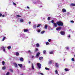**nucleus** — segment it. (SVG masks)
Returning a JSON list of instances; mask_svg holds the SVG:
<instances>
[{
  "label": "nucleus",
  "instance_id": "17",
  "mask_svg": "<svg viewBox=\"0 0 75 75\" xmlns=\"http://www.w3.org/2000/svg\"><path fill=\"white\" fill-rule=\"evenodd\" d=\"M41 24H38V25L37 26V28H38V27H40L41 26Z\"/></svg>",
  "mask_w": 75,
  "mask_h": 75
},
{
  "label": "nucleus",
  "instance_id": "47",
  "mask_svg": "<svg viewBox=\"0 0 75 75\" xmlns=\"http://www.w3.org/2000/svg\"><path fill=\"white\" fill-rule=\"evenodd\" d=\"M40 74L41 75H44V74H43L42 73H40Z\"/></svg>",
  "mask_w": 75,
  "mask_h": 75
},
{
  "label": "nucleus",
  "instance_id": "26",
  "mask_svg": "<svg viewBox=\"0 0 75 75\" xmlns=\"http://www.w3.org/2000/svg\"><path fill=\"white\" fill-rule=\"evenodd\" d=\"M52 64V60L49 62L48 64Z\"/></svg>",
  "mask_w": 75,
  "mask_h": 75
},
{
  "label": "nucleus",
  "instance_id": "4",
  "mask_svg": "<svg viewBox=\"0 0 75 75\" xmlns=\"http://www.w3.org/2000/svg\"><path fill=\"white\" fill-rule=\"evenodd\" d=\"M60 34L61 35H65V32L64 31H62L60 32Z\"/></svg>",
  "mask_w": 75,
  "mask_h": 75
},
{
  "label": "nucleus",
  "instance_id": "32",
  "mask_svg": "<svg viewBox=\"0 0 75 75\" xmlns=\"http://www.w3.org/2000/svg\"><path fill=\"white\" fill-rule=\"evenodd\" d=\"M50 19H51V17H48L47 18V20H50Z\"/></svg>",
  "mask_w": 75,
  "mask_h": 75
},
{
  "label": "nucleus",
  "instance_id": "28",
  "mask_svg": "<svg viewBox=\"0 0 75 75\" xmlns=\"http://www.w3.org/2000/svg\"><path fill=\"white\" fill-rule=\"evenodd\" d=\"M47 27H48V26H47V25H45V29H47Z\"/></svg>",
  "mask_w": 75,
  "mask_h": 75
},
{
  "label": "nucleus",
  "instance_id": "20",
  "mask_svg": "<svg viewBox=\"0 0 75 75\" xmlns=\"http://www.w3.org/2000/svg\"><path fill=\"white\" fill-rule=\"evenodd\" d=\"M6 37H4L3 38L2 40V41H4V40H5V39H6Z\"/></svg>",
  "mask_w": 75,
  "mask_h": 75
},
{
  "label": "nucleus",
  "instance_id": "13",
  "mask_svg": "<svg viewBox=\"0 0 75 75\" xmlns=\"http://www.w3.org/2000/svg\"><path fill=\"white\" fill-rule=\"evenodd\" d=\"M62 12H66V9L63 8L62 9Z\"/></svg>",
  "mask_w": 75,
  "mask_h": 75
},
{
  "label": "nucleus",
  "instance_id": "53",
  "mask_svg": "<svg viewBox=\"0 0 75 75\" xmlns=\"http://www.w3.org/2000/svg\"><path fill=\"white\" fill-rule=\"evenodd\" d=\"M28 52H31V51H30V50H29L28 51Z\"/></svg>",
  "mask_w": 75,
  "mask_h": 75
},
{
  "label": "nucleus",
  "instance_id": "57",
  "mask_svg": "<svg viewBox=\"0 0 75 75\" xmlns=\"http://www.w3.org/2000/svg\"><path fill=\"white\" fill-rule=\"evenodd\" d=\"M22 75H23V74H22Z\"/></svg>",
  "mask_w": 75,
  "mask_h": 75
},
{
  "label": "nucleus",
  "instance_id": "21",
  "mask_svg": "<svg viewBox=\"0 0 75 75\" xmlns=\"http://www.w3.org/2000/svg\"><path fill=\"white\" fill-rule=\"evenodd\" d=\"M39 59L40 60H41L42 59H43V57H39Z\"/></svg>",
  "mask_w": 75,
  "mask_h": 75
},
{
  "label": "nucleus",
  "instance_id": "44",
  "mask_svg": "<svg viewBox=\"0 0 75 75\" xmlns=\"http://www.w3.org/2000/svg\"><path fill=\"white\" fill-rule=\"evenodd\" d=\"M54 20H52L51 21V22L52 23H54Z\"/></svg>",
  "mask_w": 75,
  "mask_h": 75
},
{
  "label": "nucleus",
  "instance_id": "37",
  "mask_svg": "<svg viewBox=\"0 0 75 75\" xmlns=\"http://www.w3.org/2000/svg\"><path fill=\"white\" fill-rule=\"evenodd\" d=\"M49 43L48 42H47L46 43V45H49Z\"/></svg>",
  "mask_w": 75,
  "mask_h": 75
},
{
  "label": "nucleus",
  "instance_id": "33",
  "mask_svg": "<svg viewBox=\"0 0 75 75\" xmlns=\"http://www.w3.org/2000/svg\"><path fill=\"white\" fill-rule=\"evenodd\" d=\"M64 70L66 71H69V70L68 69H65Z\"/></svg>",
  "mask_w": 75,
  "mask_h": 75
},
{
  "label": "nucleus",
  "instance_id": "56",
  "mask_svg": "<svg viewBox=\"0 0 75 75\" xmlns=\"http://www.w3.org/2000/svg\"><path fill=\"white\" fill-rule=\"evenodd\" d=\"M74 57H75V55H74Z\"/></svg>",
  "mask_w": 75,
  "mask_h": 75
},
{
  "label": "nucleus",
  "instance_id": "48",
  "mask_svg": "<svg viewBox=\"0 0 75 75\" xmlns=\"http://www.w3.org/2000/svg\"><path fill=\"white\" fill-rule=\"evenodd\" d=\"M66 50H69V47H66Z\"/></svg>",
  "mask_w": 75,
  "mask_h": 75
},
{
  "label": "nucleus",
  "instance_id": "25",
  "mask_svg": "<svg viewBox=\"0 0 75 75\" xmlns=\"http://www.w3.org/2000/svg\"><path fill=\"white\" fill-rule=\"evenodd\" d=\"M6 69V66L3 67H2V69L4 70Z\"/></svg>",
  "mask_w": 75,
  "mask_h": 75
},
{
  "label": "nucleus",
  "instance_id": "39",
  "mask_svg": "<svg viewBox=\"0 0 75 75\" xmlns=\"http://www.w3.org/2000/svg\"><path fill=\"white\" fill-rule=\"evenodd\" d=\"M70 22H71V23H74V21H70Z\"/></svg>",
  "mask_w": 75,
  "mask_h": 75
},
{
  "label": "nucleus",
  "instance_id": "1",
  "mask_svg": "<svg viewBox=\"0 0 75 75\" xmlns=\"http://www.w3.org/2000/svg\"><path fill=\"white\" fill-rule=\"evenodd\" d=\"M57 24L59 25V26H62L64 25L63 23L61 21H58L57 22Z\"/></svg>",
  "mask_w": 75,
  "mask_h": 75
},
{
  "label": "nucleus",
  "instance_id": "38",
  "mask_svg": "<svg viewBox=\"0 0 75 75\" xmlns=\"http://www.w3.org/2000/svg\"><path fill=\"white\" fill-rule=\"evenodd\" d=\"M43 52L44 54H45V53H46V51L44 50L43 51Z\"/></svg>",
  "mask_w": 75,
  "mask_h": 75
},
{
  "label": "nucleus",
  "instance_id": "29",
  "mask_svg": "<svg viewBox=\"0 0 75 75\" xmlns=\"http://www.w3.org/2000/svg\"><path fill=\"white\" fill-rule=\"evenodd\" d=\"M20 22H21L22 23H23V21H24L23 20V19H21L20 20Z\"/></svg>",
  "mask_w": 75,
  "mask_h": 75
},
{
  "label": "nucleus",
  "instance_id": "24",
  "mask_svg": "<svg viewBox=\"0 0 75 75\" xmlns=\"http://www.w3.org/2000/svg\"><path fill=\"white\" fill-rule=\"evenodd\" d=\"M10 71L11 72H13V69H9Z\"/></svg>",
  "mask_w": 75,
  "mask_h": 75
},
{
  "label": "nucleus",
  "instance_id": "11",
  "mask_svg": "<svg viewBox=\"0 0 75 75\" xmlns=\"http://www.w3.org/2000/svg\"><path fill=\"white\" fill-rule=\"evenodd\" d=\"M31 64L32 65V69L33 70H34V65H33V64L32 63Z\"/></svg>",
  "mask_w": 75,
  "mask_h": 75
},
{
  "label": "nucleus",
  "instance_id": "22",
  "mask_svg": "<svg viewBox=\"0 0 75 75\" xmlns=\"http://www.w3.org/2000/svg\"><path fill=\"white\" fill-rule=\"evenodd\" d=\"M2 63L3 65H4V64H5V62L4 61H3Z\"/></svg>",
  "mask_w": 75,
  "mask_h": 75
},
{
  "label": "nucleus",
  "instance_id": "41",
  "mask_svg": "<svg viewBox=\"0 0 75 75\" xmlns=\"http://www.w3.org/2000/svg\"><path fill=\"white\" fill-rule=\"evenodd\" d=\"M40 31H41V30H39L38 31V33H40Z\"/></svg>",
  "mask_w": 75,
  "mask_h": 75
},
{
  "label": "nucleus",
  "instance_id": "31",
  "mask_svg": "<svg viewBox=\"0 0 75 75\" xmlns=\"http://www.w3.org/2000/svg\"><path fill=\"white\" fill-rule=\"evenodd\" d=\"M16 17H21V16L20 15H16Z\"/></svg>",
  "mask_w": 75,
  "mask_h": 75
},
{
  "label": "nucleus",
  "instance_id": "6",
  "mask_svg": "<svg viewBox=\"0 0 75 75\" xmlns=\"http://www.w3.org/2000/svg\"><path fill=\"white\" fill-rule=\"evenodd\" d=\"M62 28V27H59V28H56V30L57 31H58V30H61V28Z\"/></svg>",
  "mask_w": 75,
  "mask_h": 75
},
{
  "label": "nucleus",
  "instance_id": "15",
  "mask_svg": "<svg viewBox=\"0 0 75 75\" xmlns=\"http://www.w3.org/2000/svg\"><path fill=\"white\" fill-rule=\"evenodd\" d=\"M70 6H75V4L72 3L70 5Z\"/></svg>",
  "mask_w": 75,
  "mask_h": 75
},
{
  "label": "nucleus",
  "instance_id": "55",
  "mask_svg": "<svg viewBox=\"0 0 75 75\" xmlns=\"http://www.w3.org/2000/svg\"><path fill=\"white\" fill-rule=\"evenodd\" d=\"M30 61H29L28 63H30Z\"/></svg>",
  "mask_w": 75,
  "mask_h": 75
},
{
  "label": "nucleus",
  "instance_id": "10",
  "mask_svg": "<svg viewBox=\"0 0 75 75\" xmlns=\"http://www.w3.org/2000/svg\"><path fill=\"white\" fill-rule=\"evenodd\" d=\"M19 55H20V53H19V52H16V56H19Z\"/></svg>",
  "mask_w": 75,
  "mask_h": 75
},
{
  "label": "nucleus",
  "instance_id": "12",
  "mask_svg": "<svg viewBox=\"0 0 75 75\" xmlns=\"http://www.w3.org/2000/svg\"><path fill=\"white\" fill-rule=\"evenodd\" d=\"M14 65L15 66L16 68H17V67L18 66V65H17V64H16V63H14Z\"/></svg>",
  "mask_w": 75,
  "mask_h": 75
},
{
  "label": "nucleus",
  "instance_id": "30",
  "mask_svg": "<svg viewBox=\"0 0 75 75\" xmlns=\"http://www.w3.org/2000/svg\"><path fill=\"white\" fill-rule=\"evenodd\" d=\"M33 27V28H36V25H34Z\"/></svg>",
  "mask_w": 75,
  "mask_h": 75
},
{
  "label": "nucleus",
  "instance_id": "58",
  "mask_svg": "<svg viewBox=\"0 0 75 75\" xmlns=\"http://www.w3.org/2000/svg\"><path fill=\"white\" fill-rule=\"evenodd\" d=\"M57 75H59V74H58Z\"/></svg>",
  "mask_w": 75,
  "mask_h": 75
},
{
  "label": "nucleus",
  "instance_id": "14",
  "mask_svg": "<svg viewBox=\"0 0 75 75\" xmlns=\"http://www.w3.org/2000/svg\"><path fill=\"white\" fill-rule=\"evenodd\" d=\"M38 51V49L37 48H36L35 50V52H37Z\"/></svg>",
  "mask_w": 75,
  "mask_h": 75
},
{
  "label": "nucleus",
  "instance_id": "35",
  "mask_svg": "<svg viewBox=\"0 0 75 75\" xmlns=\"http://www.w3.org/2000/svg\"><path fill=\"white\" fill-rule=\"evenodd\" d=\"M55 72L56 74H58V71H57V70H56Z\"/></svg>",
  "mask_w": 75,
  "mask_h": 75
},
{
  "label": "nucleus",
  "instance_id": "54",
  "mask_svg": "<svg viewBox=\"0 0 75 75\" xmlns=\"http://www.w3.org/2000/svg\"><path fill=\"white\" fill-rule=\"evenodd\" d=\"M5 16H4V15H2V17H5Z\"/></svg>",
  "mask_w": 75,
  "mask_h": 75
},
{
  "label": "nucleus",
  "instance_id": "42",
  "mask_svg": "<svg viewBox=\"0 0 75 75\" xmlns=\"http://www.w3.org/2000/svg\"><path fill=\"white\" fill-rule=\"evenodd\" d=\"M3 51H4V52H6V49H5V48H4L3 50Z\"/></svg>",
  "mask_w": 75,
  "mask_h": 75
},
{
  "label": "nucleus",
  "instance_id": "34",
  "mask_svg": "<svg viewBox=\"0 0 75 75\" xmlns=\"http://www.w3.org/2000/svg\"><path fill=\"white\" fill-rule=\"evenodd\" d=\"M44 33H45V31H42L41 32V34H44Z\"/></svg>",
  "mask_w": 75,
  "mask_h": 75
},
{
  "label": "nucleus",
  "instance_id": "27",
  "mask_svg": "<svg viewBox=\"0 0 75 75\" xmlns=\"http://www.w3.org/2000/svg\"><path fill=\"white\" fill-rule=\"evenodd\" d=\"M10 75V72H7L6 74V75Z\"/></svg>",
  "mask_w": 75,
  "mask_h": 75
},
{
  "label": "nucleus",
  "instance_id": "43",
  "mask_svg": "<svg viewBox=\"0 0 75 75\" xmlns=\"http://www.w3.org/2000/svg\"><path fill=\"white\" fill-rule=\"evenodd\" d=\"M13 5H15V6H16V4L14 2H13Z\"/></svg>",
  "mask_w": 75,
  "mask_h": 75
},
{
  "label": "nucleus",
  "instance_id": "16",
  "mask_svg": "<svg viewBox=\"0 0 75 75\" xmlns=\"http://www.w3.org/2000/svg\"><path fill=\"white\" fill-rule=\"evenodd\" d=\"M18 65L20 67H23V64H18Z\"/></svg>",
  "mask_w": 75,
  "mask_h": 75
},
{
  "label": "nucleus",
  "instance_id": "40",
  "mask_svg": "<svg viewBox=\"0 0 75 75\" xmlns=\"http://www.w3.org/2000/svg\"><path fill=\"white\" fill-rule=\"evenodd\" d=\"M71 60L72 61H74V58H72V59H71Z\"/></svg>",
  "mask_w": 75,
  "mask_h": 75
},
{
  "label": "nucleus",
  "instance_id": "46",
  "mask_svg": "<svg viewBox=\"0 0 75 75\" xmlns=\"http://www.w3.org/2000/svg\"><path fill=\"white\" fill-rule=\"evenodd\" d=\"M31 22H29L28 23V24H31Z\"/></svg>",
  "mask_w": 75,
  "mask_h": 75
},
{
  "label": "nucleus",
  "instance_id": "2",
  "mask_svg": "<svg viewBox=\"0 0 75 75\" xmlns=\"http://www.w3.org/2000/svg\"><path fill=\"white\" fill-rule=\"evenodd\" d=\"M37 65L39 69H40L41 68V64L40 63H38L37 64Z\"/></svg>",
  "mask_w": 75,
  "mask_h": 75
},
{
  "label": "nucleus",
  "instance_id": "19",
  "mask_svg": "<svg viewBox=\"0 0 75 75\" xmlns=\"http://www.w3.org/2000/svg\"><path fill=\"white\" fill-rule=\"evenodd\" d=\"M24 32H27V31H28V29H24Z\"/></svg>",
  "mask_w": 75,
  "mask_h": 75
},
{
  "label": "nucleus",
  "instance_id": "23",
  "mask_svg": "<svg viewBox=\"0 0 75 75\" xmlns=\"http://www.w3.org/2000/svg\"><path fill=\"white\" fill-rule=\"evenodd\" d=\"M8 50H9L10 49H11V46H9L8 47Z\"/></svg>",
  "mask_w": 75,
  "mask_h": 75
},
{
  "label": "nucleus",
  "instance_id": "45",
  "mask_svg": "<svg viewBox=\"0 0 75 75\" xmlns=\"http://www.w3.org/2000/svg\"><path fill=\"white\" fill-rule=\"evenodd\" d=\"M51 41V39H49L48 40V41H49V42H50Z\"/></svg>",
  "mask_w": 75,
  "mask_h": 75
},
{
  "label": "nucleus",
  "instance_id": "50",
  "mask_svg": "<svg viewBox=\"0 0 75 75\" xmlns=\"http://www.w3.org/2000/svg\"><path fill=\"white\" fill-rule=\"evenodd\" d=\"M27 8H28V9H30V7L28 6H27Z\"/></svg>",
  "mask_w": 75,
  "mask_h": 75
},
{
  "label": "nucleus",
  "instance_id": "5",
  "mask_svg": "<svg viewBox=\"0 0 75 75\" xmlns=\"http://www.w3.org/2000/svg\"><path fill=\"white\" fill-rule=\"evenodd\" d=\"M55 66L56 68H58V67H59V64H58V63H56L55 64Z\"/></svg>",
  "mask_w": 75,
  "mask_h": 75
},
{
  "label": "nucleus",
  "instance_id": "9",
  "mask_svg": "<svg viewBox=\"0 0 75 75\" xmlns=\"http://www.w3.org/2000/svg\"><path fill=\"white\" fill-rule=\"evenodd\" d=\"M53 24L54 27H57V23H54Z\"/></svg>",
  "mask_w": 75,
  "mask_h": 75
},
{
  "label": "nucleus",
  "instance_id": "3",
  "mask_svg": "<svg viewBox=\"0 0 75 75\" xmlns=\"http://www.w3.org/2000/svg\"><path fill=\"white\" fill-rule=\"evenodd\" d=\"M41 53L40 52H38L36 54V56L37 57H38L40 55Z\"/></svg>",
  "mask_w": 75,
  "mask_h": 75
},
{
  "label": "nucleus",
  "instance_id": "51",
  "mask_svg": "<svg viewBox=\"0 0 75 75\" xmlns=\"http://www.w3.org/2000/svg\"><path fill=\"white\" fill-rule=\"evenodd\" d=\"M68 37H69V38H70V37H71V35H69L68 36Z\"/></svg>",
  "mask_w": 75,
  "mask_h": 75
},
{
  "label": "nucleus",
  "instance_id": "7",
  "mask_svg": "<svg viewBox=\"0 0 75 75\" xmlns=\"http://www.w3.org/2000/svg\"><path fill=\"white\" fill-rule=\"evenodd\" d=\"M20 60L21 61L23 62V61H24V59L22 57L20 58Z\"/></svg>",
  "mask_w": 75,
  "mask_h": 75
},
{
  "label": "nucleus",
  "instance_id": "36",
  "mask_svg": "<svg viewBox=\"0 0 75 75\" xmlns=\"http://www.w3.org/2000/svg\"><path fill=\"white\" fill-rule=\"evenodd\" d=\"M45 69L46 70H50V69H49V68H47V67H45Z\"/></svg>",
  "mask_w": 75,
  "mask_h": 75
},
{
  "label": "nucleus",
  "instance_id": "8",
  "mask_svg": "<svg viewBox=\"0 0 75 75\" xmlns=\"http://www.w3.org/2000/svg\"><path fill=\"white\" fill-rule=\"evenodd\" d=\"M54 51L53 50L51 52H50V54H54Z\"/></svg>",
  "mask_w": 75,
  "mask_h": 75
},
{
  "label": "nucleus",
  "instance_id": "52",
  "mask_svg": "<svg viewBox=\"0 0 75 75\" xmlns=\"http://www.w3.org/2000/svg\"><path fill=\"white\" fill-rule=\"evenodd\" d=\"M34 56H32V58H34Z\"/></svg>",
  "mask_w": 75,
  "mask_h": 75
},
{
  "label": "nucleus",
  "instance_id": "18",
  "mask_svg": "<svg viewBox=\"0 0 75 75\" xmlns=\"http://www.w3.org/2000/svg\"><path fill=\"white\" fill-rule=\"evenodd\" d=\"M36 46L37 47H40V44L39 43H37L36 44Z\"/></svg>",
  "mask_w": 75,
  "mask_h": 75
},
{
  "label": "nucleus",
  "instance_id": "49",
  "mask_svg": "<svg viewBox=\"0 0 75 75\" xmlns=\"http://www.w3.org/2000/svg\"><path fill=\"white\" fill-rule=\"evenodd\" d=\"M2 16V14L1 13H0V17H1Z\"/></svg>",
  "mask_w": 75,
  "mask_h": 75
}]
</instances>
